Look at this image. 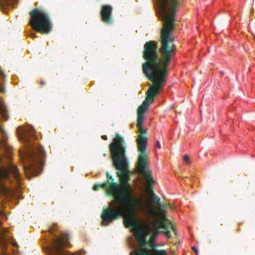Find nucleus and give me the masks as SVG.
I'll return each mask as SVG.
<instances>
[{
  "instance_id": "1",
  "label": "nucleus",
  "mask_w": 255,
  "mask_h": 255,
  "mask_svg": "<svg viewBox=\"0 0 255 255\" xmlns=\"http://www.w3.org/2000/svg\"><path fill=\"white\" fill-rule=\"evenodd\" d=\"M148 78L154 83L149 87L145 100L137 110L138 135L136 139L138 152L136 170L144 177L146 184L144 191L147 198L144 201L141 198L129 196L133 193V189L128 183L131 173L126 156V143L124 138L117 133L110 145V150L114 166L118 170L116 174L120 184L115 182L113 177L107 172V181L103 183L102 186L108 196L113 197L119 203L111 201L108 208H103L101 224L107 226L123 216L124 225L126 228H130L135 239L141 246L140 249L130 255H154L160 251L167 255L164 250L152 251L145 248L146 246L152 249L156 247L154 241L159 233H163L168 238L171 237L172 233L176 234L173 224L165 217L164 207L160 204V198L153 193L152 185L155 181L151 170L147 166V131L143 128L145 113L159 94L166 77Z\"/></svg>"
},
{
  "instance_id": "2",
  "label": "nucleus",
  "mask_w": 255,
  "mask_h": 255,
  "mask_svg": "<svg viewBox=\"0 0 255 255\" xmlns=\"http://www.w3.org/2000/svg\"><path fill=\"white\" fill-rule=\"evenodd\" d=\"M11 174L14 177L16 183L20 184L21 178L14 165L9 164L8 168L2 167L0 169V194L6 199H8L13 194V191L7 185L8 182H11Z\"/></svg>"
},
{
  "instance_id": "3",
  "label": "nucleus",
  "mask_w": 255,
  "mask_h": 255,
  "mask_svg": "<svg viewBox=\"0 0 255 255\" xmlns=\"http://www.w3.org/2000/svg\"><path fill=\"white\" fill-rule=\"evenodd\" d=\"M29 24L32 28L38 32L47 33L51 31L52 25L46 13L35 8L30 12Z\"/></svg>"
},
{
  "instance_id": "4",
  "label": "nucleus",
  "mask_w": 255,
  "mask_h": 255,
  "mask_svg": "<svg viewBox=\"0 0 255 255\" xmlns=\"http://www.w3.org/2000/svg\"><path fill=\"white\" fill-rule=\"evenodd\" d=\"M20 156L26 160H32L29 167H25V170L26 172L29 171L34 174L35 169L39 168L43 165L45 153L42 147L37 146L30 148L26 153L20 152Z\"/></svg>"
},
{
  "instance_id": "5",
  "label": "nucleus",
  "mask_w": 255,
  "mask_h": 255,
  "mask_svg": "<svg viewBox=\"0 0 255 255\" xmlns=\"http://www.w3.org/2000/svg\"><path fill=\"white\" fill-rule=\"evenodd\" d=\"M68 244V235L62 234L56 241H54L53 247L58 255H62L61 250Z\"/></svg>"
},
{
  "instance_id": "6",
  "label": "nucleus",
  "mask_w": 255,
  "mask_h": 255,
  "mask_svg": "<svg viewBox=\"0 0 255 255\" xmlns=\"http://www.w3.org/2000/svg\"><path fill=\"white\" fill-rule=\"evenodd\" d=\"M112 7L110 5H104L102 6L101 14L102 19L106 23H109L111 21V13Z\"/></svg>"
},
{
  "instance_id": "7",
  "label": "nucleus",
  "mask_w": 255,
  "mask_h": 255,
  "mask_svg": "<svg viewBox=\"0 0 255 255\" xmlns=\"http://www.w3.org/2000/svg\"><path fill=\"white\" fill-rule=\"evenodd\" d=\"M8 232V229L6 228H2L0 231V246L1 248H4L6 244L9 242L12 246H16L17 244L13 241H8L5 236V234Z\"/></svg>"
},
{
  "instance_id": "8",
  "label": "nucleus",
  "mask_w": 255,
  "mask_h": 255,
  "mask_svg": "<svg viewBox=\"0 0 255 255\" xmlns=\"http://www.w3.org/2000/svg\"><path fill=\"white\" fill-rule=\"evenodd\" d=\"M0 74L1 75L2 78L4 79L5 78V75L4 74L3 71L0 69ZM3 88L2 86L0 84V92H3ZM0 114L1 115L2 118L4 120H6L7 119V114L5 108V106L3 103L2 101L0 98Z\"/></svg>"
},
{
  "instance_id": "9",
  "label": "nucleus",
  "mask_w": 255,
  "mask_h": 255,
  "mask_svg": "<svg viewBox=\"0 0 255 255\" xmlns=\"http://www.w3.org/2000/svg\"><path fill=\"white\" fill-rule=\"evenodd\" d=\"M22 129L21 128H19L18 129V137H19V138L20 140H23L24 142H27L28 141V139H27V138L26 137H25V135H20V132H21V130H22Z\"/></svg>"
},
{
  "instance_id": "10",
  "label": "nucleus",
  "mask_w": 255,
  "mask_h": 255,
  "mask_svg": "<svg viewBox=\"0 0 255 255\" xmlns=\"http://www.w3.org/2000/svg\"><path fill=\"white\" fill-rule=\"evenodd\" d=\"M17 0H7L6 3L8 4L14 5L16 3Z\"/></svg>"
},
{
  "instance_id": "11",
  "label": "nucleus",
  "mask_w": 255,
  "mask_h": 255,
  "mask_svg": "<svg viewBox=\"0 0 255 255\" xmlns=\"http://www.w3.org/2000/svg\"><path fill=\"white\" fill-rule=\"evenodd\" d=\"M100 187L102 188V185H95L93 187V190L96 191L98 190Z\"/></svg>"
},
{
  "instance_id": "12",
  "label": "nucleus",
  "mask_w": 255,
  "mask_h": 255,
  "mask_svg": "<svg viewBox=\"0 0 255 255\" xmlns=\"http://www.w3.org/2000/svg\"><path fill=\"white\" fill-rule=\"evenodd\" d=\"M156 146L158 148H161V144H160L159 141H157V142H156Z\"/></svg>"
},
{
  "instance_id": "13",
  "label": "nucleus",
  "mask_w": 255,
  "mask_h": 255,
  "mask_svg": "<svg viewBox=\"0 0 255 255\" xmlns=\"http://www.w3.org/2000/svg\"><path fill=\"white\" fill-rule=\"evenodd\" d=\"M184 159L185 161L186 162H188V160H189V157L187 155H185L184 157Z\"/></svg>"
},
{
  "instance_id": "14",
  "label": "nucleus",
  "mask_w": 255,
  "mask_h": 255,
  "mask_svg": "<svg viewBox=\"0 0 255 255\" xmlns=\"http://www.w3.org/2000/svg\"><path fill=\"white\" fill-rule=\"evenodd\" d=\"M34 133H35V131H34V130L33 129H32L31 130V131H30L29 134H30V135H33V134H34Z\"/></svg>"
},
{
  "instance_id": "15",
  "label": "nucleus",
  "mask_w": 255,
  "mask_h": 255,
  "mask_svg": "<svg viewBox=\"0 0 255 255\" xmlns=\"http://www.w3.org/2000/svg\"><path fill=\"white\" fill-rule=\"evenodd\" d=\"M102 138L104 140H107V136L106 135H102Z\"/></svg>"
},
{
  "instance_id": "16",
  "label": "nucleus",
  "mask_w": 255,
  "mask_h": 255,
  "mask_svg": "<svg viewBox=\"0 0 255 255\" xmlns=\"http://www.w3.org/2000/svg\"><path fill=\"white\" fill-rule=\"evenodd\" d=\"M0 215L2 216H5V213H3V211H0Z\"/></svg>"
},
{
  "instance_id": "17",
  "label": "nucleus",
  "mask_w": 255,
  "mask_h": 255,
  "mask_svg": "<svg viewBox=\"0 0 255 255\" xmlns=\"http://www.w3.org/2000/svg\"><path fill=\"white\" fill-rule=\"evenodd\" d=\"M3 146L5 145V143L4 142H2L1 143V144H0V147H1V146H3Z\"/></svg>"
},
{
  "instance_id": "18",
  "label": "nucleus",
  "mask_w": 255,
  "mask_h": 255,
  "mask_svg": "<svg viewBox=\"0 0 255 255\" xmlns=\"http://www.w3.org/2000/svg\"><path fill=\"white\" fill-rule=\"evenodd\" d=\"M193 250L195 251V252L196 254L197 253V251L196 250V249L194 247L193 248Z\"/></svg>"
},
{
  "instance_id": "19",
  "label": "nucleus",
  "mask_w": 255,
  "mask_h": 255,
  "mask_svg": "<svg viewBox=\"0 0 255 255\" xmlns=\"http://www.w3.org/2000/svg\"><path fill=\"white\" fill-rule=\"evenodd\" d=\"M165 206V207H170V205H169V204H167L166 206Z\"/></svg>"
},
{
  "instance_id": "20",
  "label": "nucleus",
  "mask_w": 255,
  "mask_h": 255,
  "mask_svg": "<svg viewBox=\"0 0 255 255\" xmlns=\"http://www.w3.org/2000/svg\"><path fill=\"white\" fill-rule=\"evenodd\" d=\"M75 255L74 254H71V255Z\"/></svg>"
}]
</instances>
